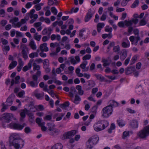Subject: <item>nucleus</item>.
I'll return each mask as SVG.
<instances>
[{
  "label": "nucleus",
  "mask_w": 149,
  "mask_h": 149,
  "mask_svg": "<svg viewBox=\"0 0 149 149\" xmlns=\"http://www.w3.org/2000/svg\"><path fill=\"white\" fill-rule=\"evenodd\" d=\"M91 56L90 54H86L83 57L82 59L84 61L89 60L91 58Z\"/></svg>",
  "instance_id": "c03bdc74"
},
{
  "label": "nucleus",
  "mask_w": 149,
  "mask_h": 149,
  "mask_svg": "<svg viewBox=\"0 0 149 149\" xmlns=\"http://www.w3.org/2000/svg\"><path fill=\"white\" fill-rule=\"evenodd\" d=\"M22 49V57L24 59L26 60L28 56L27 54L26 50L28 49L27 47L24 45H22L21 46Z\"/></svg>",
  "instance_id": "f8f14e48"
},
{
  "label": "nucleus",
  "mask_w": 149,
  "mask_h": 149,
  "mask_svg": "<svg viewBox=\"0 0 149 149\" xmlns=\"http://www.w3.org/2000/svg\"><path fill=\"white\" fill-rule=\"evenodd\" d=\"M45 124V123L44 122H42L41 125L40 126L41 127V130L43 131H45L47 130L46 127L44 126Z\"/></svg>",
  "instance_id": "3c124183"
},
{
  "label": "nucleus",
  "mask_w": 149,
  "mask_h": 149,
  "mask_svg": "<svg viewBox=\"0 0 149 149\" xmlns=\"http://www.w3.org/2000/svg\"><path fill=\"white\" fill-rule=\"evenodd\" d=\"M35 108L38 111H42L44 109L43 106L42 105L36 106Z\"/></svg>",
  "instance_id": "e433bc0d"
},
{
  "label": "nucleus",
  "mask_w": 149,
  "mask_h": 149,
  "mask_svg": "<svg viewBox=\"0 0 149 149\" xmlns=\"http://www.w3.org/2000/svg\"><path fill=\"white\" fill-rule=\"evenodd\" d=\"M20 79V76H17L15 78V81L14 79H12L11 80V81L10 86V87L13 86L14 83L16 84H18L19 82V80Z\"/></svg>",
  "instance_id": "412c9836"
},
{
  "label": "nucleus",
  "mask_w": 149,
  "mask_h": 149,
  "mask_svg": "<svg viewBox=\"0 0 149 149\" xmlns=\"http://www.w3.org/2000/svg\"><path fill=\"white\" fill-rule=\"evenodd\" d=\"M76 133L77 131L75 130H73L65 133L63 134V136L65 139H69L70 137H72Z\"/></svg>",
  "instance_id": "1a4fd4ad"
},
{
  "label": "nucleus",
  "mask_w": 149,
  "mask_h": 149,
  "mask_svg": "<svg viewBox=\"0 0 149 149\" xmlns=\"http://www.w3.org/2000/svg\"><path fill=\"white\" fill-rule=\"evenodd\" d=\"M52 118V116L51 115H48L46 116L44 118V120H50Z\"/></svg>",
  "instance_id": "69168bd1"
},
{
  "label": "nucleus",
  "mask_w": 149,
  "mask_h": 149,
  "mask_svg": "<svg viewBox=\"0 0 149 149\" xmlns=\"http://www.w3.org/2000/svg\"><path fill=\"white\" fill-rule=\"evenodd\" d=\"M53 146L55 147L56 149H62L63 147V146L60 143H57Z\"/></svg>",
  "instance_id": "ea45409f"
},
{
  "label": "nucleus",
  "mask_w": 149,
  "mask_h": 149,
  "mask_svg": "<svg viewBox=\"0 0 149 149\" xmlns=\"http://www.w3.org/2000/svg\"><path fill=\"white\" fill-rule=\"evenodd\" d=\"M41 120L42 119L39 118H38L36 119V122L38 125L39 126L41 125L42 123V122H41Z\"/></svg>",
  "instance_id": "8fccbe9b"
},
{
  "label": "nucleus",
  "mask_w": 149,
  "mask_h": 149,
  "mask_svg": "<svg viewBox=\"0 0 149 149\" xmlns=\"http://www.w3.org/2000/svg\"><path fill=\"white\" fill-rule=\"evenodd\" d=\"M29 45L33 50L36 49V46L33 40L31 41L30 42Z\"/></svg>",
  "instance_id": "393cba45"
},
{
  "label": "nucleus",
  "mask_w": 149,
  "mask_h": 149,
  "mask_svg": "<svg viewBox=\"0 0 149 149\" xmlns=\"http://www.w3.org/2000/svg\"><path fill=\"white\" fill-rule=\"evenodd\" d=\"M41 75V72L40 71H38L36 74H33L32 76L33 80L30 81L28 79L26 81V83L32 88L36 87L38 86L39 82L38 81V78Z\"/></svg>",
  "instance_id": "7ed1b4c3"
},
{
  "label": "nucleus",
  "mask_w": 149,
  "mask_h": 149,
  "mask_svg": "<svg viewBox=\"0 0 149 149\" xmlns=\"http://www.w3.org/2000/svg\"><path fill=\"white\" fill-rule=\"evenodd\" d=\"M7 21L6 20H3L0 22V24L2 26H4L7 23Z\"/></svg>",
  "instance_id": "864d4df0"
},
{
  "label": "nucleus",
  "mask_w": 149,
  "mask_h": 149,
  "mask_svg": "<svg viewBox=\"0 0 149 149\" xmlns=\"http://www.w3.org/2000/svg\"><path fill=\"white\" fill-rule=\"evenodd\" d=\"M129 125L130 127L132 129L137 128L138 126L137 121L134 120L130 121Z\"/></svg>",
  "instance_id": "dca6fc26"
},
{
  "label": "nucleus",
  "mask_w": 149,
  "mask_h": 149,
  "mask_svg": "<svg viewBox=\"0 0 149 149\" xmlns=\"http://www.w3.org/2000/svg\"><path fill=\"white\" fill-rule=\"evenodd\" d=\"M52 132L50 133V134L51 135H53L54 134H58L60 132V131L58 129L54 128Z\"/></svg>",
  "instance_id": "c85d7f7f"
},
{
  "label": "nucleus",
  "mask_w": 149,
  "mask_h": 149,
  "mask_svg": "<svg viewBox=\"0 0 149 149\" xmlns=\"http://www.w3.org/2000/svg\"><path fill=\"white\" fill-rule=\"evenodd\" d=\"M1 4L0 5V6L1 7H3L4 6L3 5V4H6L7 5L8 4L7 2L5 0H3L2 1H1Z\"/></svg>",
  "instance_id": "5fc2aeb1"
},
{
  "label": "nucleus",
  "mask_w": 149,
  "mask_h": 149,
  "mask_svg": "<svg viewBox=\"0 0 149 149\" xmlns=\"http://www.w3.org/2000/svg\"><path fill=\"white\" fill-rule=\"evenodd\" d=\"M31 131V130L30 128L28 127H26L24 129V131L25 132L28 134L29 132H30Z\"/></svg>",
  "instance_id": "13d9d810"
},
{
  "label": "nucleus",
  "mask_w": 149,
  "mask_h": 149,
  "mask_svg": "<svg viewBox=\"0 0 149 149\" xmlns=\"http://www.w3.org/2000/svg\"><path fill=\"white\" fill-rule=\"evenodd\" d=\"M99 140V138L97 136H93L90 138L86 143L88 148L90 149H92L93 147V146L97 143Z\"/></svg>",
  "instance_id": "39448f33"
},
{
  "label": "nucleus",
  "mask_w": 149,
  "mask_h": 149,
  "mask_svg": "<svg viewBox=\"0 0 149 149\" xmlns=\"http://www.w3.org/2000/svg\"><path fill=\"white\" fill-rule=\"evenodd\" d=\"M129 1V0H123L121 3V5L122 6H125Z\"/></svg>",
  "instance_id": "de8ad7c7"
},
{
  "label": "nucleus",
  "mask_w": 149,
  "mask_h": 149,
  "mask_svg": "<svg viewBox=\"0 0 149 149\" xmlns=\"http://www.w3.org/2000/svg\"><path fill=\"white\" fill-rule=\"evenodd\" d=\"M35 7L36 8V10L37 11L40 10L41 8V7L40 5L39 4H38L35 5Z\"/></svg>",
  "instance_id": "0e129e2a"
},
{
  "label": "nucleus",
  "mask_w": 149,
  "mask_h": 149,
  "mask_svg": "<svg viewBox=\"0 0 149 149\" xmlns=\"http://www.w3.org/2000/svg\"><path fill=\"white\" fill-rule=\"evenodd\" d=\"M125 22L123 21L119 22L118 23V25L120 27L122 28L124 27L125 26Z\"/></svg>",
  "instance_id": "bf43d9fd"
},
{
  "label": "nucleus",
  "mask_w": 149,
  "mask_h": 149,
  "mask_svg": "<svg viewBox=\"0 0 149 149\" xmlns=\"http://www.w3.org/2000/svg\"><path fill=\"white\" fill-rule=\"evenodd\" d=\"M15 95L13 93H12L7 98L6 103H7V105L9 106H11L12 105L13 102L14 100Z\"/></svg>",
  "instance_id": "4468645a"
},
{
  "label": "nucleus",
  "mask_w": 149,
  "mask_h": 149,
  "mask_svg": "<svg viewBox=\"0 0 149 149\" xmlns=\"http://www.w3.org/2000/svg\"><path fill=\"white\" fill-rule=\"evenodd\" d=\"M27 115L29 116V120L30 122L33 123L34 122V117L33 114L31 113H27Z\"/></svg>",
  "instance_id": "5701e85b"
},
{
  "label": "nucleus",
  "mask_w": 149,
  "mask_h": 149,
  "mask_svg": "<svg viewBox=\"0 0 149 149\" xmlns=\"http://www.w3.org/2000/svg\"><path fill=\"white\" fill-rule=\"evenodd\" d=\"M122 46L123 47L126 48L129 47L130 45L127 44L125 42H123L122 43Z\"/></svg>",
  "instance_id": "4d7b16f0"
},
{
  "label": "nucleus",
  "mask_w": 149,
  "mask_h": 149,
  "mask_svg": "<svg viewBox=\"0 0 149 149\" xmlns=\"http://www.w3.org/2000/svg\"><path fill=\"white\" fill-rule=\"evenodd\" d=\"M139 3V0H135L132 5L131 6V7L132 8H134L138 6Z\"/></svg>",
  "instance_id": "c9c22d12"
},
{
  "label": "nucleus",
  "mask_w": 149,
  "mask_h": 149,
  "mask_svg": "<svg viewBox=\"0 0 149 149\" xmlns=\"http://www.w3.org/2000/svg\"><path fill=\"white\" fill-rule=\"evenodd\" d=\"M129 133L128 132L126 131L124 132L123 133V139H125V137L129 135Z\"/></svg>",
  "instance_id": "680f3d73"
},
{
  "label": "nucleus",
  "mask_w": 149,
  "mask_h": 149,
  "mask_svg": "<svg viewBox=\"0 0 149 149\" xmlns=\"http://www.w3.org/2000/svg\"><path fill=\"white\" fill-rule=\"evenodd\" d=\"M87 82L88 83L87 85H86V84L84 85L85 89L86 91L90 90L95 85V82L93 80H89L87 81Z\"/></svg>",
  "instance_id": "0eeeda50"
},
{
  "label": "nucleus",
  "mask_w": 149,
  "mask_h": 149,
  "mask_svg": "<svg viewBox=\"0 0 149 149\" xmlns=\"http://www.w3.org/2000/svg\"><path fill=\"white\" fill-rule=\"evenodd\" d=\"M19 20L18 17H15L12 19L10 20V22L12 24V26L14 27H16L19 28L21 26V24L20 22H18L17 24H15L14 22H16Z\"/></svg>",
  "instance_id": "9d476101"
},
{
  "label": "nucleus",
  "mask_w": 149,
  "mask_h": 149,
  "mask_svg": "<svg viewBox=\"0 0 149 149\" xmlns=\"http://www.w3.org/2000/svg\"><path fill=\"white\" fill-rule=\"evenodd\" d=\"M41 37L42 36L41 35H38V33H35L34 35V38L35 39L38 41H39L40 40Z\"/></svg>",
  "instance_id": "7c9ffc66"
},
{
  "label": "nucleus",
  "mask_w": 149,
  "mask_h": 149,
  "mask_svg": "<svg viewBox=\"0 0 149 149\" xmlns=\"http://www.w3.org/2000/svg\"><path fill=\"white\" fill-rule=\"evenodd\" d=\"M35 12V10L34 9H32L30 11L29 14V13H26V15L28 17H29V14L31 15L30 17L31 18H32L33 17V14Z\"/></svg>",
  "instance_id": "58836bf2"
},
{
  "label": "nucleus",
  "mask_w": 149,
  "mask_h": 149,
  "mask_svg": "<svg viewBox=\"0 0 149 149\" xmlns=\"http://www.w3.org/2000/svg\"><path fill=\"white\" fill-rule=\"evenodd\" d=\"M120 50V47L119 45H117L113 47V50L114 52H117Z\"/></svg>",
  "instance_id": "79ce46f5"
},
{
  "label": "nucleus",
  "mask_w": 149,
  "mask_h": 149,
  "mask_svg": "<svg viewBox=\"0 0 149 149\" xmlns=\"http://www.w3.org/2000/svg\"><path fill=\"white\" fill-rule=\"evenodd\" d=\"M51 10L55 15H57V10L54 7H52L51 8Z\"/></svg>",
  "instance_id": "a18cd8bd"
},
{
  "label": "nucleus",
  "mask_w": 149,
  "mask_h": 149,
  "mask_svg": "<svg viewBox=\"0 0 149 149\" xmlns=\"http://www.w3.org/2000/svg\"><path fill=\"white\" fill-rule=\"evenodd\" d=\"M10 124L14 129L19 130H21L23 129L24 127L26 125V124L24 123H23L22 125H21L18 123H11Z\"/></svg>",
  "instance_id": "9b49d317"
},
{
  "label": "nucleus",
  "mask_w": 149,
  "mask_h": 149,
  "mask_svg": "<svg viewBox=\"0 0 149 149\" xmlns=\"http://www.w3.org/2000/svg\"><path fill=\"white\" fill-rule=\"evenodd\" d=\"M102 62L103 63V65L104 67L109 65L110 64V63L109 62L108 60L104 58H102Z\"/></svg>",
  "instance_id": "bb28decb"
},
{
  "label": "nucleus",
  "mask_w": 149,
  "mask_h": 149,
  "mask_svg": "<svg viewBox=\"0 0 149 149\" xmlns=\"http://www.w3.org/2000/svg\"><path fill=\"white\" fill-rule=\"evenodd\" d=\"M47 44L46 43H44L40 45V49L42 52L43 51L47 52L48 50V49L47 47Z\"/></svg>",
  "instance_id": "4be33fe9"
},
{
  "label": "nucleus",
  "mask_w": 149,
  "mask_h": 149,
  "mask_svg": "<svg viewBox=\"0 0 149 149\" xmlns=\"http://www.w3.org/2000/svg\"><path fill=\"white\" fill-rule=\"evenodd\" d=\"M95 76L97 79L100 80L101 81H103L105 79L104 77L100 74H95Z\"/></svg>",
  "instance_id": "473e14b6"
},
{
  "label": "nucleus",
  "mask_w": 149,
  "mask_h": 149,
  "mask_svg": "<svg viewBox=\"0 0 149 149\" xmlns=\"http://www.w3.org/2000/svg\"><path fill=\"white\" fill-rule=\"evenodd\" d=\"M13 118V114L11 113H5L2 115V118L5 120L7 123H9Z\"/></svg>",
  "instance_id": "6e6552de"
},
{
  "label": "nucleus",
  "mask_w": 149,
  "mask_h": 149,
  "mask_svg": "<svg viewBox=\"0 0 149 149\" xmlns=\"http://www.w3.org/2000/svg\"><path fill=\"white\" fill-rule=\"evenodd\" d=\"M104 23H98L97 25V27L98 28L102 29L103 28L104 26Z\"/></svg>",
  "instance_id": "6e6d98bb"
},
{
  "label": "nucleus",
  "mask_w": 149,
  "mask_h": 149,
  "mask_svg": "<svg viewBox=\"0 0 149 149\" xmlns=\"http://www.w3.org/2000/svg\"><path fill=\"white\" fill-rule=\"evenodd\" d=\"M87 64V61H84L83 63L80 65V67L83 69H85Z\"/></svg>",
  "instance_id": "49530a36"
},
{
  "label": "nucleus",
  "mask_w": 149,
  "mask_h": 149,
  "mask_svg": "<svg viewBox=\"0 0 149 149\" xmlns=\"http://www.w3.org/2000/svg\"><path fill=\"white\" fill-rule=\"evenodd\" d=\"M70 104L69 102H66L63 104H60V107L62 109H64L65 108L68 107Z\"/></svg>",
  "instance_id": "cd10ccee"
},
{
  "label": "nucleus",
  "mask_w": 149,
  "mask_h": 149,
  "mask_svg": "<svg viewBox=\"0 0 149 149\" xmlns=\"http://www.w3.org/2000/svg\"><path fill=\"white\" fill-rule=\"evenodd\" d=\"M124 22L125 23V25L127 26H131L132 24V22L131 20L127 21V20H125Z\"/></svg>",
  "instance_id": "37998d69"
},
{
  "label": "nucleus",
  "mask_w": 149,
  "mask_h": 149,
  "mask_svg": "<svg viewBox=\"0 0 149 149\" xmlns=\"http://www.w3.org/2000/svg\"><path fill=\"white\" fill-rule=\"evenodd\" d=\"M85 31V30L84 29H81L79 31V36L81 37H82L83 36V34L82 33V32H84Z\"/></svg>",
  "instance_id": "338daca9"
},
{
  "label": "nucleus",
  "mask_w": 149,
  "mask_h": 149,
  "mask_svg": "<svg viewBox=\"0 0 149 149\" xmlns=\"http://www.w3.org/2000/svg\"><path fill=\"white\" fill-rule=\"evenodd\" d=\"M17 64V62L16 61H13L9 65L8 68L10 70L13 68Z\"/></svg>",
  "instance_id": "a878e982"
},
{
  "label": "nucleus",
  "mask_w": 149,
  "mask_h": 149,
  "mask_svg": "<svg viewBox=\"0 0 149 149\" xmlns=\"http://www.w3.org/2000/svg\"><path fill=\"white\" fill-rule=\"evenodd\" d=\"M113 109L109 105L104 107L102 110V116L105 118L109 117L112 113Z\"/></svg>",
  "instance_id": "423d86ee"
},
{
  "label": "nucleus",
  "mask_w": 149,
  "mask_h": 149,
  "mask_svg": "<svg viewBox=\"0 0 149 149\" xmlns=\"http://www.w3.org/2000/svg\"><path fill=\"white\" fill-rule=\"evenodd\" d=\"M49 65V61L48 59H45L44 60L43 63V68H46V67H48Z\"/></svg>",
  "instance_id": "72a5a7b5"
},
{
  "label": "nucleus",
  "mask_w": 149,
  "mask_h": 149,
  "mask_svg": "<svg viewBox=\"0 0 149 149\" xmlns=\"http://www.w3.org/2000/svg\"><path fill=\"white\" fill-rule=\"evenodd\" d=\"M28 111V110L25 109H24L21 112V118L20 119V120L21 121H23L24 119L25 118L26 116L25 113H26L27 114V113H29Z\"/></svg>",
  "instance_id": "aec40b11"
},
{
  "label": "nucleus",
  "mask_w": 149,
  "mask_h": 149,
  "mask_svg": "<svg viewBox=\"0 0 149 149\" xmlns=\"http://www.w3.org/2000/svg\"><path fill=\"white\" fill-rule=\"evenodd\" d=\"M135 68L134 66L128 67L125 70V73L127 75L135 71Z\"/></svg>",
  "instance_id": "ddd939ff"
},
{
  "label": "nucleus",
  "mask_w": 149,
  "mask_h": 149,
  "mask_svg": "<svg viewBox=\"0 0 149 149\" xmlns=\"http://www.w3.org/2000/svg\"><path fill=\"white\" fill-rule=\"evenodd\" d=\"M148 15V14H146L145 17L141 20L139 22V25L140 26H143L146 25V21L145 20V17H147Z\"/></svg>",
  "instance_id": "4c0bfd02"
},
{
  "label": "nucleus",
  "mask_w": 149,
  "mask_h": 149,
  "mask_svg": "<svg viewBox=\"0 0 149 149\" xmlns=\"http://www.w3.org/2000/svg\"><path fill=\"white\" fill-rule=\"evenodd\" d=\"M109 125V123L106 120H100L97 121L93 126L94 130L96 132L102 130L107 128Z\"/></svg>",
  "instance_id": "f03ea898"
},
{
  "label": "nucleus",
  "mask_w": 149,
  "mask_h": 149,
  "mask_svg": "<svg viewBox=\"0 0 149 149\" xmlns=\"http://www.w3.org/2000/svg\"><path fill=\"white\" fill-rule=\"evenodd\" d=\"M48 126L49 130L51 132H52L54 128V124H52L51 123H49L48 124Z\"/></svg>",
  "instance_id": "a19ab883"
},
{
  "label": "nucleus",
  "mask_w": 149,
  "mask_h": 149,
  "mask_svg": "<svg viewBox=\"0 0 149 149\" xmlns=\"http://www.w3.org/2000/svg\"><path fill=\"white\" fill-rule=\"evenodd\" d=\"M127 54V52L125 49H123L120 53V59L121 61H123L126 57Z\"/></svg>",
  "instance_id": "a211bd4d"
},
{
  "label": "nucleus",
  "mask_w": 149,
  "mask_h": 149,
  "mask_svg": "<svg viewBox=\"0 0 149 149\" xmlns=\"http://www.w3.org/2000/svg\"><path fill=\"white\" fill-rule=\"evenodd\" d=\"M35 96L38 99H40L42 98L43 95L42 94L37 93L35 94Z\"/></svg>",
  "instance_id": "603ef678"
},
{
  "label": "nucleus",
  "mask_w": 149,
  "mask_h": 149,
  "mask_svg": "<svg viewBox=\"0 0 149 149\" xmlns=\"http://www.w3.org/2000/svg\"><path fill=\"white\" fill-rule=\"evenodd\" d=\"M60 115H61V116L59 117H57L56 119V120L57 121H59L61 120L62 118L64 116L65 113H60Z\"/></svg>",
  "instance_id": "09e8293b"
},
{
  "label": "nucleus",
  "mask_w": 149,
  "mask_h": 149,
  "mask_svg": "<svg viewBox=\"0 0 149 149\" xmlns=\"http://www.w3.org/2000/svg\"><path fill=\"white\" fill-rule=\"evenodd\" d=\"M10 146H13L15 149H21L24 145V141L20 135L17 133H12L9 137Z\"/></svg>",
  "instance_id": "f257e3e1"
},
{
  "label": "nucleus",
  "mask_w": 149,
  "mask_h": 149,
  "mask_svg": "<svg viewBox=\"0 0 149 149\" xmlns=\"http://www.w3.org/2000/svg\"><path fill=\"white\" fill-rule=\"evenodd\" d=\"M33 67V70L34 71L36 70H39L40 69V67L39 65H37L35 63H34L32 65Z\"/></svg>",
  "instance_id": "2f4dec72"
},
{
  "label": "nucleus",
  "mask_w": 149,
  "mask_h": 149,
  "mask_svg": "<svg viewBox=\"0 0 149 149\" xmlns=\"http://www.w3.org/2000/svg\"><path fill=\"white\" fill-rule=\"evenodd\" d=\"M138 56L137 55H136L134 56L132 58L131 63H130V65H132L134 64L137 60V58Z\"/></svg>",
  "instance_id": "c756f323"
},
{
  "label": "nucleus",
  "mask_w": 149,
  "mask_h": 149,
  "mask_svg": "<svg viewBox=\"0 0 149 149\" xmlns=\"http://www.w3.org/2000/svg\"><path fill=\"white\" fill-rule=\"evenodd\" d=\"M81 98L77 95L75 96V99L74 101V102L77 104L79 103V102L81 100Z\"/></svg>",
  "instance_id": "f704fd0d"
},
{
  "label": "nucleus",
  "mask_w": 149,
  "mask_h": 149,
  "mask_svg": "<svg viewBox=\"0 0 149 149\" xmlns=\"http://www.w3.org/2000/svg\"><path fill=\"white\" fill-rule=\"evenodd\" d=\"M139 137L141 139H146L149 135V125L144 127L137 134Z\"/></svg>",
  "instance_id": "20e7f679"
},
{
  "label": "nucleus",
  "mask_w": 149,
  "mask_h": 149,
  "mask_svg": "<svg viewBox=\"0 0 149 149\" xmlns=\"http://www.w3.org/2000/svg\"><path fill=\"white\" fill-rule=\"evenodd\" d=\"M33 61L34 60L33 59H30L28 63V65L25 66L22 69L23 70L24 72H26L29 69H31V67L32 63Z\"/></svg>",
  "instance_id": "f3484780"
},
{
  "label": "nucleus",
  "mask_w": 149,
  "mask_h": 149,
  "mask_svg": "<svg viewBox=\"0 0 149 149\" xmlns=\"http://www.w3.org/2000/svg\"><path fill=\"white\" fill-rule=\"evenodd\" d=\"M135 39L136 40V42H135L134 45H136L138 44V41L141 40V38L139 36H138L135 37Z\"/></svg>",
  "instance_id": "e2e57ef3"
},
{
  "label": "nucleus",
  "mask_w": 149,
  "mask_h": 149,
  "mask_svg": "<svg viewBox=\"0 0 149 149\" xmlns=\"http://www.w3.org/2000/svg\"><path fill=\"white\" fill-rule=\"evenodd\" d=\"M139 30L137 29H136L133 30V32L135 35L139 36Z\"/></svg>",
  "instance_id": "052dcab7"
},
{
  "label": "nucleus",
  "mask_w": 149,
  "mask_h": 149,
  "mask_svg": "<svg viewBox=\"0 0 149 149\" xmlns=\"http://www.w3.org/2000/svg\"><path fill=\"white\" fill-rule=\"evenodd\" d=\"M108 104L109 106H111L112 109L113 107H117L119 105V104L118 102L114 100L109 101Z\"/></svg>",
  "instance_id": "6ab92c4d"
},
{
  "label": "nucleus",
  "mask_w": 149,
  "mask_h": 149,
  "mask_svg": "<svg viewBox=\"0 0 149 149\" xmlns=\"http://www.w3.org/2000/svg\"><path fill=\"white\" fill-rule=\"evenodd\" d=\"M93 14L94 13H92L91 10H89L85 17V22H88L93 16Z\"/></svg>",
  "instance_id": "2eb2a0df"
},
{
  "label": "nucleus",
  "mask_w": 149,
  "mask_h": 149,
  "mask_svg": "<svg viewBox=\"0 0 149 149\" xmlns=\"http://www.w3.org/2000/svg\"><path fill=\"white\" fill-rule=\"evenodd\" d=\"M117 123L120 127H123L125 124V122L122 119L117 120Z\"/></svg>",
  "instance_id": "b1692460"
},
{
  "label": "nucleus",
  "mask_w": 149,
  "mask_h": 149,
  "mask_svg": "<svg viewBox=\"0 0 149 149\" xmlns=\"http://www.w3.org/2000/svg\"><path fill=\"white\" fill-rule=\"evenodd\" d=\"M19 65H18L22 67H23L24 65V63L21 58H19L18 60Z\"/></svg>",
  "instance_id": "774afa93"
}]
</instances>
